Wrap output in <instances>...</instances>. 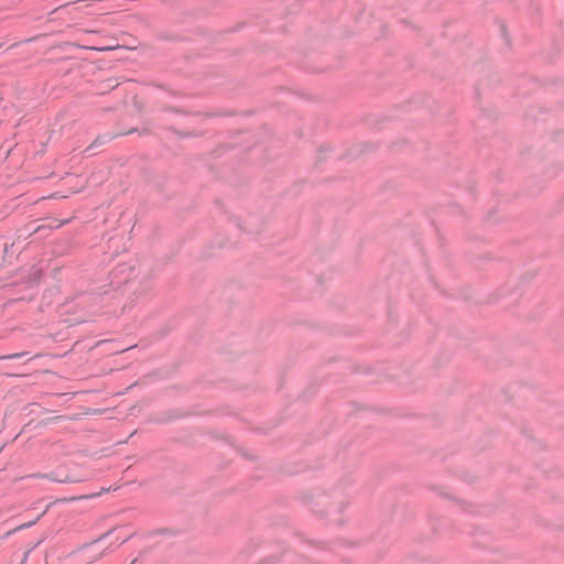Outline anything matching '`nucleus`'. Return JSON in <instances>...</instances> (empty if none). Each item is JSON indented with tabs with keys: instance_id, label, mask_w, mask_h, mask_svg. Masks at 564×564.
<instances>
[{
	"instance_id": "1",
	"label": "nucleus",
	"mask_w": 564,
	"mask_h": 564,
	"mask_svg": "<svg viewBox=\"0 0 564 564\" xmlns=\"http://www.w3.org/2000/svg\"><path fill=\"white\" fill-rule=\"evenodd\" d=\"M500 33L505 40L506 45L508 46L510 44V36H509L508 30L505 25L500 26Z\"/></svg>"
},
{
	"instance_id": "2",
	"label": "nucleus",
	"mask_w": 564,
	"mask_h": 564,
	"mask_svg": "<svg viewBox=\"0 0 564 564\" xmlns=\"http://www.w3.org/2000/svg\"><path fill=\"white\" fill-rule=\"evenodd\" d=\"M52 479H53L54 481H58V482H69V481H74V479L68 478V477H66V478L52 477Z\"/></svg>"
}]
</instances>
